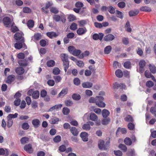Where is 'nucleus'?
<instances>
[{"label":"nucleus","instance_id":"nucleus-60","mask_svg":"<svg viewBox=\"0 0 156 156\" xmlns=\"http://www.w3.org/2000/svg\"><path fill=\"white\" fill-rule=\"evenodd\" d=\"M76 65L80 67H83L84 66V63L81 61H77L76 62Z\"/></svg>","mask_w":156,"mask_h":156},{"label":"nucleus","instance_id":"nucleus-21","mask_svg":"<svg viewBox=\"0 0 156 156\" xmlns=\"http://www.w3.org/2000/svg\"><path fill=\"white\" fill-rule=\"evenodd\" d=\"M68 90L66 88L63 89L58 95V97H63L65 95L67 94Z\"/></svg>","mask_w":156,"mask_h":156},{"label":"nucleus","instance_id":"nucleus-63","mask_svg":"<svg viewBox=\"0 0 156 156\" xmlns=\"http://www.w3.org/2000/svg\"><path fill=\"white\" fill-rule=\"evenodd\" d=\"M73 82L75 84L78 85L80 84V80L79 78H75L74 79Z\"/></svg>","mask_w":156,"mask_h":156},{"label":"nucleus","instance_id":"nucleus-31","mask_svg":"<svg viewBox=\"0 0 156 156\" xmlns=\"http://www.w3.org/2000/svg\"><path fill=\"white\" fill-rule=\"evenodd\" d=\"M121 87L122 88H125V86L124 85H123L122 84H118L117 83H115L113 85V87L115 89H118V87Z\"/></svg>","mask_w":156,"mask_h":156},{"label":"nucleus","instance_id":"nucleus-28","mask_svg":"<svg viewBox=\"0 0 156 156\" xmlns=\"http://www.w3.org/2000/svg\"><path fill=\"white\" fill-rule=\"evenodd\" d=\"M112 50V47L111 46L108 45L106 46L104 49L105 53V54H109Z\"/></svg>","mask_w":156,"mask_h":156},{"label":"nucleus","instance_id":"nucleus-7","mask_svg":"<svg viewBox=\"0 0 156 156\" xmlns=\"http://www.w3.org/2000/svg\"><path fill=\"white\" fill-rule=\"evenodd\" d=\"M80 136L82 140L84 142L87 141L88 140V134L86 132H83L81 133Z\"/></svg>","mask_w":156,"mask_h":156},{"label":"nucleus","instance_id":"nucleus-54","mask_svg":"<svg viewBox=\"0 0 156 156\" xmlns=\"http://www.w3.org/2000/svg\"><path fill=\"white\" fill-rule=\"evenodd\" d=\"M95 100H96V104L97 102H99L101 101H103L104 99V98L101 96H96L95 97Z\"/></svg>","mask_w":156,"mask_h":156},{"label":"nucleus","instance_id":"nucleus-45","mask_svg":"<svg viewBox=\"0 0 156 156\" xmlns=\"http://www.w3.org/2000/svg\"><path fill=\"white\" fill-rule=\"evenodd\" d=\"M23 11L24 13H28L31 12V10L29 8L25 7L23 8Z\"/></svg>","mask_w":156,"mask_h":156},{"label":"nucleus","instance_id":"nucleus-49","mask_svg":"<svg viewBox=\"0 0 156 156\" xmlns=\"http://www.w3.org/2000/svg\"><path fill=\"white\" fill-rule=\"evenodd\" d=\"M8 119V123L7 126L8 127H10L13 124V121L11 119L7 118Z\"/></svg>","mask_w":156,"mask_h":156},{"label":"nucleus","instance_id":"nucleus-29","mask_svg":"<svg viewBox=\"0 0 156 156\" xmlns=\"http://www.w3.org/2000/svg\"><path fill=\"white\" fill-rule=\"evenodd\" d=\"M110 121L109 118H105L102 120L101 123L104 125H106L108 124Z\"/></svg>","mask_w":156,"mask_h":156},{"label":"nucleus","instance_id":"nucleus-4","mask_svg":"<svg viewBox=\"0 0 156 156\" xmlns=\"http://www.w3.org/2000/svg\"><path fill=\"white\" fill-rule=\"evenodd\" d=\"M53 20L56 22H58L60 20L63 23L65 22V19L62 16H60L58 15H54L53 16Z\"/></svg>","mask_w":156,"mask_h":156},{"label":"nucleus","instance_id":"nucleus-6","mask_svg":"<svg viewBox=\"0 0 156 156\" xmlns=\"http://www.w3.org/2000/svg\"><path fill=\"white\" fill-rule=\"evenodd\" d=\"M15 47L17 49H19L21 48H26V46L25 43L21 41V42H18L14 44Z\"/></svg>","mask_w":156,"mask_h":156},{"label":"nucleus","instance_id":"nucleus-46","mask_svg":"<svg viewBox=\"0 0 156 156\" xmlns=\"http://www.w3.org/2000/svg\"><path fill=\"white\" fill-rule=\"evenodd\" d=\"M50 11L51 12L55 14L57 13L58 12V9L55 7L51 8L50 9Z\"/></svg>","mask_w":156,"mask_h":156},{"label":"nucleus","instance_id":"nucleus-58","mask_svg":"<svg viewBox=\"0 0 156 156\" xmlns=\"http://www.w3.org/2000/svg\"><path fill=\"white\" fill-rule=\"evenodd\" d=\"M70 28L71 30H75L77 29V24L75 23H73L71 25Z\"/></svg>","mask_w":156,"mask_h":156},{"label":"nucleus","instance_id":"nucleus-52","mask_svg":"<svg viewBox=\"0 0 156 156\" xmlns=\"http://www.w3.org/2000/svg\"><path fill=\"white\" fill-rule=\"evenodd\" d=\"M126 121L127 122H133V118L130 115H128L125 118Z\"/></svg>","mask_w":156,"mask_h":156},{"label":"nucleus","instance_id":"nucleus-14","mask_svg":"<svg viewBox=\"0 0 156 156\" xmlns=\"http://www.w3.org/2000/svg\"><path fill=\"white\" fill-rule=\"evenodd\" d=\"M104 144V142L103 140H99L98 142V147L100 149L104 150L106 149Z\"/></svg>","mask_w":156,"mask_h":156},{"label":"nucleus","instance_id":"nucleus-10","mask_svg":"<svg viewBox=\"0 0 156 156\" xmlns=\"http://www.w3.org/2000/svg\"><path fill=\"white\" fill-rule=\"evenodd\" d=\"M62 106V104L56 105L51 108L48 111L52 112L54 110L57 111L60 109Z\"/></svg>","mask_w":156,"mask_h":156},{"label":"nucleus","instance_id":"nucleus-61","mask_svg":"<svg viewBox=\"0 0 156 156\" xmlns=\"http://www.w3.org/2000/svg\"><path fill=\"white\" fill-rule=\"evenodd\" d=\"M114 153L116 156H122V151L119 150L115 151Z\"/></svg>","mask_w":156,"mask_h":156},{"label":"nucleus","instance_id":"nucleus-37","mask_svg":"<svg viewBox=\"0 0 156 156\" xmlns=\"http://www.w3.org/2000/svg\"><path fill=\"white\" fill-rule=\"evenodd\" d=\"M47 64L48 67H52L55 65V62L53 60H50L47 62Z\"/></svg>","mask_w":156,"mask_h":156},{"label":"nucleus","instance_id":"nucleus-3","mask_svg":"<svg viewBox=\"0 0 156 156\" xmlns=\"http://www.w3.org/2000/svg\"><path fill=\"white\" fill-rule=\"evenodd\" d=\"M89 115L90 116V120L94 121L97 120L98 119V117L94 113L91 112L90 114H89L88 113H87L84 115V117H85L86 116H88Z\"/></svg>","mask_w":156,"mask_h":156},{"label":"nucleus","instance_id":"nucleus-48","mask_svg":"<svg viewBox=\"0 0 156 156\" xmlns=\"http://www.w3.org/2000/svg\"><path fill=\"white\" fill-rule=\"evenodd\" d=\"M119 147L124 152L126 151L127 150L126 147L125 145L123 144H120L119 145Z\"/></svg>","mask_w":156,"mask_h":156},{"label":"nucleus","instance_id":"nucleus-35","mask_svg":"<svg viewBox=\"0 0 156 156\" xmlns=\"http://www.w3.org/2000/svg\"><path fill=\"white\" fill-rule=\"evenodd\" d=\"M29 139L28 138L24 137L21 138L20 140L21 143L22 144H24L25 143H27L29 141Z\"/></svg>","mask_w":156,"mask_h":156},{"label":"nucleus","instance_id":"nucleus-56","mask_svg":"<svg viewBox=\"0 0 156 156\" xmlns=\"http://www.w3.org/2000/svg\"><path fill=\"white\" fill-rule=\"evenodd\" d=\"M22 127L23 129L27 130L29 128V126L27 123L25 122L22 124Z\"/></svg>","mask_w":156,"mask_h":156},{"label":"nucleus","instance_id":"nucleus-40","mask_svg":"<svg viewBox=\"0 0 156 156\" xmlns=\"http://www.w3.org/2000/svg\"><path fill=\"white\" fill-rule=\"evenodd\" d=\"M124 142L126 144L128 145H131L132 143L131 139L129 138H126L125 139Z\"/></svg>","mask_w":156,"mask_h":156},{"label":"nucleus","instance_id":"nucleus-20","mask_svg":"<svg viewBox=\"0 0 156 156\" xmlns=\"http://www.w3.org/2000/svg\"><path fill=\"white\" fill-rule=\"evenodd\" d=\"M71 132L74 136H76L78 134V132L77 130L75 127H73L70 129Z\"/></svg>","mask_w":156,"mask_h":156},{"label":"nucleus","instance_id":"nucleus-2","mask_svg":"<svg viewBox=\"0 0 156 156\" xmlns=\"http://www.w3.org/2000/svg\"><path fill=\"white\" fill-rule=\"evenodd\" d=\"M146 64V62L144 60L142 59L140 61L139 63V72L140 73H143L144 71V67Z\"/></svg>","mask_w":156,"mask_h":156},{"label":"nucleus","instance_id":"nucleus-23","mask_svg":"<svg viewBox=\"0 0 156 156\" xmlns=\"http://www.w3.org/2000/svg\"><path fill=\"white\" fill-rule=\"evenodd\" d=\"M149 68L152 73L155 74L156 73V67L154 65L150 64L149 65Z\"/></svg>","mask_w":156,"mask_h":156},{"label":"nucleus","instance_id":"nucleus-57","mask_svg":"<svg viewBox=\"0 0 156 156\" xmlns=\"http://www.w3.org/2000/svg\"><path fill=\"white\" fill-rule=\"evenodd\" d=\"M18 114L17 113H15L14 114H9L7 116V118L10 119L15 118L17 117Z\"/></svg>","mask_w":156,"mask_h":156},{"label":"nucleus","instance_id":"nucleus-17","mask_svg":"<svg viewBox=\"0 0 156 156\" xmlns=\"http://www.w3.org/2000/svg\"><path fill=\"white\" fill-rule=\"evenodd\" d=\"M47 36L51 38H52L57 36L58 35L54 32H48L47 33Z\"/></svg>","mask_w":156,"mask_h":156},{"label":"nucleus","instance_id":"nucleus-13","mask_svg":"<svg viewBox=\"0 0 156 156\" xmlns=\"http://www.w3.org/2000/svg\"><path fill=\"white\" fill-rule=\"evenodd\" d=\"M24 149L25 151L29 153H31L33 152V148L31 145L30 144H28L25 145Z\"/></svg>","mask_w":156,"mask_h":156},{"label":"nucleus","instance_id":"nucleus-42","mask_svg":"<svg viewBox=\"0 0 156 156\" xmlns=\"http://www.w3.org/2000/svg\"><path fill=\"white\" fill-rule=\"evenodd\" d=\"M60 71L58 68L55 67L53 70V73L55 75H58L60 73Z\"/></svg>","mask_w":156,"mask_h":156},{"label":"nucleus","instance_id":"nucleus-9","mask_svg":"<svg viewBox=\"0 0 156 156\" xmlns=\"http://www.w3.org/2000/svg\"><path fill=\"white\" fill-rule=\"evenodd\" d=\"M104 34L102 33H100L99 34H94L93 36V39L95 40L99 39L101 41L103 37Z\"/></svg>","mask_w":156,"mask_h":156},{"label":"nucleus","instance_id":"nucleus-24","mask_svg":"<svg viewBox=\"0 0 156 156\" xmlns=\"http://www.w3.org/2000/svg\"><path fill=\"white\" fill-rule=\"evenodd\" d=\"M9 154V152L7 150H4L2 148H0V155H5V156H7Z\"/></svg>","mask_w":156,"mask_h":156},{"label":"nucleus","instance_id":"nucleus-33","mask_svg":"<svg viewBox=\"0 0 156 156\" xmlns=\"http://www.w3.org/2000/svg\"><path fill=\"white\" fill-rule=\"evenodd\" d=\"M59 121V119L58 118L54 117L51 119L50 123L51 124H55L57 123Z\"/></svg>","mask_w":156,"mask_h":156},{"label":"nucleus","instance_id":"nucleus-32","mask_svg":"<svg viewBox=\"0 0 156 156\" xmlns=\"http://www.w3.org/2000/svg\"><path fill=\"white\" fill-rule=\"evenodd\" d=\"M34 39L36 41H38L41 39V35L39 33L35 34L34 36Z\"/></svg>","mask_w":156,"mask_h":156},{"label":"nucleus","instance_id":"nucleus-62","mask_svg":"<svg viewBox=\"0 0 156 156\" xmlns=\"http://www.w3.org/2000/svg\"><path fill=\"white\" fill-rule=\"evenodd\" d=\"M118 5L120 8H123L125 6L126 4L124 2H122L118 3Z\"/></svg>","mask_w":156,"mask_h":156},{"label":"nucleus","instance_id":"nucleus-19","mask_svg":"<svg viewBox=\"0 0 156 156\" xmlns=\"http://www.w3.org/2000/svg\"><path fill=\"white\" fill-rule=\"evenodd\" d=\"M32 122L35 127H37L40 125V121L37 119H34L32 121Z\"/></svg>","mask_w":156,"mask_h":156},{"label":"nucleus","instance_id":"nucleus-36","mask_svg":"<svg viewBox=\"0 0 156 156\" xmlns=\"http://www.w3.org/2000/svg\"><path fill=\"white\" fill-rule=\"evenodd\" d=\"M39 96V93L37 91H36L33 92V94H32V97L34 99H37L38 98Z\"/></svg>","mask_w":156,"mask_h":156},{"label":"nucleus","instance_id":"nucleus-55","mask_svg":"<svg viewBox=\"0 0 156 156\" xmlns=\"http://www.w3.org/2000/svg\"><path fill=\"white\" fill-rule=\"evenodd\" d=\"M119 131H120L122 133L124 134L126 132V129L124 128L120 129L119 128H118L116 131V133H117Z\"/></svg>","mask_w":156,"mask_h":156},{"label":"nucleus","instance_id":"nucleus-30","mask_svg":"<svg viewBox=\"0 0 156 156\" xmlns=\"http://www.w3.org/2000/svg\"><path fill=\"white\" fill-rule=\"evenodd\" d=\"M139 13V11L137 10L134 11H131L129 12V14L130 16H132L137 15Z\"/></svg>","mask_w":156,"mask_h":156},{"label":"nucleus","instance_id":"nucleus-15","mask_svg":"<svg viewBox=\"0 0 156 156\" xmlns=\"http://www.w3.org/2000/svg\"><path fill=\"white\" fill-rule=\"evenodd\" d=\"M92 85V83L90 82H84L82 84V86L84 88H90L91 87Z\"/></svg>","mask_w":156,"mask_h":156},{"label":"nucleus","instance_id":"nucleus-16","mask_svg":"<svg viewBox=\"0 0 156 156\" xmlns=\"http://www.w3.org/2000/svg\"><path fill=\"white\" fill-rule=\"evenodd\" d=\"M60 58L63 62L68 61V55L65 53L61 54L60 55Z\"/></svg>","mask_w":156,"mask_h":156},{"label":"nucleus","instance_id":"nucleus-59","mask_svg":"<svg viewBox=\"0 0 156 156\" xmlns=\"http://www.w3.org/2000/svg\"><path fill=\"white\" fill-rule=\"evenodd\" d=\"M154 85L153 82L151 81H148L146 83V85L149 87H151Z\"/></svg>","mask_w":156,"mask_h":156},{"label":"nucleus","instance_id":"nucleus-53","mask_svg":"<svg viewBox=\"0 0 156 156\" xmlns=\"http://www.w3.org/2000/svg\"><path fill=\"white\" fill-rule=\"evenodd\" d=\"M144 75L145 76L148 78H151V76L152 75L151 73L148 70H146L144 73Z\"/></svg>","mask_w":156,"mask_h":156},{"label":"nucleus","instance_id":"nucleus-27","mask_svg":"<svg viewBox=\"0 0 156 156\" xmlns=\"http://www.w3.org/2000/svg\"><path fill=\"white\" fill-rule=\"evenodd\" d=\"M82 129L86 131H89L90 130L91 127L89 124H84L82 127Z\"/></svg>","mask_w":156,"mask_h":156},{"label":"nucleus","instance_id":"nucleus-26","mask_svg":"<svg viewBox=\"0 0 156 156\" xmlns=\"http://www.w3.org/2000/svg\"><path fill=\"white\" fill-rule=\"evenodd\" d=\"M115 74L116 76L119 78L122 77L123 76V73L122 71L119 69H117L115 71Z\"/></svg>","mask_w":156,"mask_h":156},{"label":"nucleus","instance_id":"nucleus-38","mask_svg":"<svg viewBox=\"0 0 156 156\" xmlns=\"http://www.w3.org/2000/svg\"><path fill=\"white\" fill-rule=\"evenodd\" d=\"M63 65L64 67L65 71V72H66L69 67V61L63 62Z\"/></svg>","mask_w":156,"mask_h":156},{"label":"nucleus","instance_id":"nucleus-39","mask_svg":"<svg viewBox=\"0 0 156 156\" xmlns=\"http://www.w3.org/2000/svg\"><path fill=\"white\" fill-rule=\"evenodd\" d=\"M96 105L100 108H104L105 106V103L103 102L102 101H101L99 102H97Z\"/></svg>","mask_w":156,"mask_h":156},{"label":"nucleus","instance_id":"nucleus-1","mask_svg":"<svg viewBox=\"0 0 156 156\" xmlns=\"http://www.w3.org/2000/svg\"><path fill=\"white\" fill-rule=\"evenodd\" d=\"M3 22L4 25L7 27H10L14 24V23L11 21L9 17H5L3 20Z\"/></svg>","mask_w":156,"mask_h":156},{"label":"nucleus","instance_id":"nucleus-50","mask_svg":"<svg viewBox=\"0 0 156 156\" xmlns=\"http://www.w3.org/2000/svg\"><path fill=\"white\" fill-rule=\"evenodd\" d=\"M108 9L109 12L113 14L115 12V9L111 6L108 7Z\"/></svg>","mask_w":156,"mask_h":156},{"label":"nucleus","instance_id":"nucleus-51","mask_svg":"<svg viewBox=\"0 0 156 156\" xmlns=\"http://www.w3.org/2000/svg\"><path fill=\"white\" fill-rule=\"evenodd\" d=\"M27 24L28 27H32L34 26V22L33 20H30L28 21Z\"/></svg>","mask_w":156,"mask_h":156},{"label":"nucleus","instance_id":"nucleus-22","mask_svg":"<svg viewBox=\"0 0 156 156\" xmlns=\"http://www.w3.org/2000/svg\"><path fill=\"white\" fill-rule=\"evenodd\" d=\"M140 10L141 11L150 12L151 11V9L148 7L144 6L140 8Z\"/></svg>","mask_w":156,"mask_h":156},{"label":"nucleus","instance_id":"nucleus-44","mask_svg":"<svg viewBox=\"0 0 156 156\" xmlns=\"http://www.w3.org/2000/svg\"><path fill=\"white\" fill-rule=\"evenodd\" d=\"M69 111V109L67 107L64 108L62 109V112L65 115H66L68 114Z\"/></svg>","mask_w":156,"mask_h":156},{"label":"nucleus","instance_id":"nucleus-34","mask_svg":"<svg viewBox=\"0 0 156 156\" xmlns=\"http://www.w3.org/2000/svg\"><path fill=\"white\" fill-rule=\"evenodd\" d=\"M72 98L73 99L77 101L80 99L81 97L79 94H75L72 95Z\"/></svg>","mask_w":156,"mask_h":156},{"label":"nucleus","instance_id":"nucleus-18","mask_svg":"<svg viewBox=\"0 0 156 156\" xmlns=\"http://www.w3.org/2000/svg\"><path fill=\"white\" fill-rule=\"evenodd\" d=\"M16 73L18 74L21 75L24 72V69L22 67H19L16 69Z\"/></svg>","mask_w":156,"mask_h":156},{"label":"nucleus","instance_id":"nucleus-8","mask_svg":"<svg viewBox=\"0 0 156 156\" xmlns=\"http://www.w3.org/2000/svg\"><path fill=\"white\" fill-rule=\"evenodd\" d=\"M15 78V77L14 75H9L8 76L5 80V82L8 84H10L14 80Z\"/></svg>","mask_w":156,"mask_h":156},{"label":"nucleus","instance_id":"nucleus-5","mask_svg":"<svg viewBox=\"0 0 156 156\" xmlns=\"http://www.w3.org/2000/svg\"><path fill=\"white\" fill-rule=\"evenodd\" d=\"M23 34L22 33H16L14 35V37L15 39L19 40L21 39V41L24 42V38L23 37Z\"/></svg>","mask_w":156,"mask_h":156},{"label":"nucleus","instance_id":"nucleus-12","mask_svg":"<svg viewBox=\"0 0 156 156\" xmlns=\"http://www.w3.org/2000/svg\"><path fill=\"white\" fill-rule=\"evenodd\" d=\"M87 31V30L86 28L81 27L78 29L76 32L79 35H81L85 34Z\"/></svg>","mask_w":156,"mask_h":156},{"label":"nucleus","instance_id":"nucleus-47","mask_svg":"<svg viewBox=\"0 0 156 156\" xmlns=\"http://www.w3.org/2000/svg\"><path fill=\"white\" fill-rule=\"evenodd\" d=\"M55 142L58 143L61 140V137L60 136L58 135L56 136L53 139Z\"/></svg>","mask_w":156,"mask_h":156},{"label":"nucleus","instance_id":"nucleus-64","mask_svg":"<svg viewBox=\"0 0 156 156\" xmlns=\"http://www.w3.org/2000/svg\"><path fill=\"white\" fill-rule=\"evenodd\" d=\"M130 66L131 63L129 62H126L124 63V66L127 69H129L130 67Z\"/></svg>","mask_w":156,"mask_h":156},{"label":"nucleus","instance_id":"nucleus-43","mask_svg":"<svg viewBox=\"0 0 156 156\" xmlns=\"http://www.w3.org/2000/svg\"><path fill=\"white\" fill-rule=\"evenodd\" d=\"M64 103L65 105L67 106H71L73 104V102L69 100H68L66 101Z\"/></svg>","mask_w":156,"mask_h":156},{"label":"nucleus","instance_id":"nucleus-25","mask_svg":"<svg viewBox=\"0 0 156 156\" xmlns=\"http://www.w3.org/2000/svg\"><path fill=\"white\" fill-rule=\"evenodd\" d=\"M110 114L109 111L106 109H104L102 110V115L103 117L106 118Z\"/></svg>","mask_w":156,"mask_h":156},{"label":"nucleus","instance_id":"nucleus-41","mask_svg":"<svg viewBox=\"0 0 156 156\" xmlns=\"http://www.w3.org/2000/svg\"><path fill=\"white\" fill-rule=\"evenodd\" d=\"M81 52V51L80 50L75 49L72 53V55L75 56H77L80 54Z\"/></svg>","mask_w":156,"mask_h":156},{"label":"nucleus","instance_id":"nucleus-11","mask_svg":"<svg viewBox=\"0 0 156 156\" xmlns=\"http://www.w3.org/2000/svg\"><path fill=\"white\" fill-rule=\"evenodd\" d=\"M115 38V36L112 34H108L105 36L104 40L105 41H108L113 40Z\"/></svg>","mask_w":156,"mask_h":156}]
</instances>
